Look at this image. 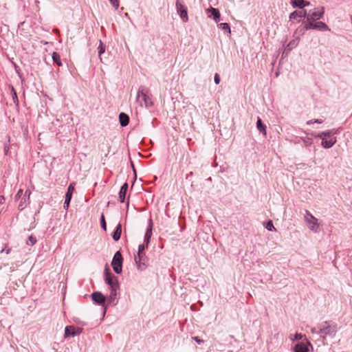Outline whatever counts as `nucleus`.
Instances as JSON below:
<instances>
[{"label":"nucleus","mask_w":352,"mask_h":352,"mask_svg":"<svg viewBox=\"0 0 352 352\" xmlns=\"http://www.w3.org/2000/svg\"><path fill=\"white\" fill-rule=\"evenodd\" d=\"M147 94V90L142 87L140 88L138 91L137 100L141 106L144 105L146 107H150L153 105V102Z\"/></svg>","instance_id":"f257e3e1"},{"label":"nucleus","mask_w":352,"mask_h":352,"mask_svg":"<svg viewBox=\"0 0 352 352\" xmlns=\"http://www.w3.org/2000/svg\"><path fill=\"white\" fill-rule=\"evenodd\" d=\"M324 133H325V138H327V137L330 138L333 135V134L331 133V130H328V131H324Z\"/></svg>","instance_id":"a19ab883"},{"label":"nucleus","mask_w":352,"mask_h":352,"mask_svg":"<svg viewBox=\"0 0 352 352\" xmlns=\"http://www.w3.org/2000/svg\"><path fill=\"white\" fill-rule=\"evenodd\" d=\"M91 298L92 300L98 305H104L105 303V297L99 292H94L91 294Z\"/></svg>","instance_id":"1a4fd4ad"},{"label":"nucleus","mask_w":352,"mask_h":352,"mask_svg":"<svg viewBox=\"0 0 352 352\" xmlns=\"http://www.w3.org/2000/svg\"><path fill=\"white\" fill-rule=\"evenodd\" d=\"M214 80L215 84L218 85L220 82V77L218 74H215Z\"/></svg>","instance_id":"58836bf2"},{"label":"nucleus","mask_w":352,"mask_h":352,"mask_svg":"<svg viewBox=\"0 0 352 352\" xmlns=\"http://www.w3.org/2000/svg\"><path fill=\"white\" fill-rule=\"evenodd\" d=\"M303 337V335H302L301 333H296L295 335H290L289 336V338L292 340V341H295V340H300L302 339Z\"/></svg>","instance_id":"cd10ccee"},{"label":"nucleus","mask_w":352,"mask_h":352,"mask_svg":"<svg viewBox=\"0 0 352 352\" xmlns=\"http://www.w3.org/2000/svg\"><path fill=\"white\" fill-rule=\"evenodd\" d=\"M314 122L317 124H321L323 122V120L321 119H315L314 120Z\"/></svg>","instance_id":"79ce46f5"},{"label":"nucleus","mask_w":352,"mask_h":352,"mask_svg":"<svg viewBox=\"0 0 352 352\" xmlns=\"http://www.w3.org/2000/svg\"><path fill=\"white\" fill-rule=\"evenodd\" d=\"M10 249H8V250H6V253L7 254H10Z\"/></svg>","instance_id":"49530a36"},{"label":"nucleus","mask_w":352,"mask_h":352,"mask_svg":"<svg viewBox=\"0 0 352 352\" xmlns=\"http://www.w3.org/2000/svg\"><path fill=\"white\" fill-rule=\"evenodd\" d=\"M25 195H28V198L30 197V190H26L25 192Z\"/></svg>","instance_id":"a18cd8bd"},{"label":"nucleus","mask_w":352,"mask_h":352,"mask_svg":"<svg viewBox=\"0 0 352 352\" xmlns=\"http://www.w3.org/2000/svg\"><path fill=\"white\" fill-rule=\"evenodd\" d=\"M112 6L118 9L119 7V1L118 0H109Z\"/></svg>","instance_id":"2f4dec72"},{"label":"nucleus","mask_w":352,"mask_h":352,"mask_svg":"<svg viewBox=\"0 0 352 352\" xmlns=\"http://www.w3.org/2000/svg\"><path fill=\"white\" fill-rule=\"evenodd\" d=\"M337 142V139L336 137H331L329 140L327 138H323V141L321 142V145L324 148H329L332 147Z\"/></svg>","instance_id":"9b49d317"},{"label":"nucleus","mask_w":352,"mask_h":352,"mask_svg":"<svg viewBox=\"0 0 352 352\" xmlns=\"http://www.w3.org/2000/svg\"><path fill=\"white\" fill-rule=\"evenodd\" d=\"M100 225H101L102 228L105 231L107 230V225H106V221L104 219V216L103 214L101 215V217H100Z\"/></svg>","instance_id":"c756f323"},{"label":"nucleus","mask_w":352,"mask_h":352,"mask_svg":"<svg viewBox=\"0 0 352 352\" xmlns=\"http://www.w3.org/2000/svg\"><path fill=\"white\" fill-rule=\"evenodd\" d=\"M122 260L121 253L119 251L116 252L111 262V266L115 273L120 274L122 272Z\"/></svg>","instance_id":"7ed1b4c3"},{"label":"nucleus","mask_w":352,"mask_h":352,"mask_svg":"<svg viewBox=\"0 0 352 352\" xmlns=\"http://www.w3.org/2000/svg\"><path fill=\"white\" fill-rule=\"evenodd\" d=\"M152 227H153V223H152L151 219H150L148 226V228H147V230L146 232L145 236H144L145 241H146L147 244L148 243L149 239H151V235H152Z\"/></svg>","instance_id":"aec40b11"},{"label":"nucleus","mask_w":352,"mask_h":352,"mask_svg":"<svg viewBox=\"0 0 352 352\" xmlns=\"http://www.w3.org/2000/svg\"><path fill=\"white\" fill-rule=\"evenodd\" d=\"M256 127L260 132H263L265 134L266 133L265 126H264L262 124V121H261V118H258L257 122H256Z\"/></svg>","instance_id":"393cba45"},{"label":"nucleus","mask_w":352,"mask_h":352,"mask_svg":"<svg viewBox=\"0 0 352 352\" xmlns=\"http://www.w3.org/2000/svg\"><path fill=\"white\" fill-rule=\"evenodd\" d=\"M314 120H309V121H307V125H310V124H314Z\"/></svg>","instance_id":"c03bdc74"},{"label":"nucleus","mask_w":352,"mask_h":352,"mask_svg":"<svg viewBox=\"0 0 352 352\" xmlns=\"http://www.w3.org/2000/svg\"><path fill=\"white\" fill-rule=\"evenodd\" d=\"M192 339L196 342H197L199 344H202L204 342V341L201 339H200L199 337L197 336H195V337H193Z\"/></svg>","instance_id":"4c0bfd02"},{"label":"nucleus","mask_w":352,"mask_h":352,"mask_svg":"<svg viewBox=\"0 0 352 352\" xmlns=\"http://www.w3.org/2000/svg\"><path fill=\"white\" fill-rule=\"evenodd\" d=\"M105 282L109 285L110 289L119 288L118 278L109 272L108 270L105 271Z\"/></svg>","instance_id":"0eeeda50"},{"label":"nucleus","mask_w":352,"mask_h":352,"mask_svg":"<svg viewBox=\"0 0 352 352\" xmlns=\"http://www.w3.org/2000/svg\"><path fill=\"white\" fill-rule=\"evenodd\" d=\"M23 195V190L22 189H20L18 190L16 196H15V198L17 199H19L21 198V197Z\"/></svg>","instance_id":"ea45409f"},{"label":"nucleus","mask_w":352,"mask_h":352,"mask_svg":"<svg viewBox=\"0 0 352 352\" xmlns=\"http://www.w3.org/2000/svg\"><path fill=\"white\" fill-rule=\"evenodd\" d=\"M144 249H145V246H144V244L139 245V246H138V253L142 254V252H144Z\"/></svg>","instance_id":"f704fd0d"},{"label":"nucleus","mask_w":352,"mask_h":352,"mask_svg":"<svg viewBox=\"0 0 352 352\" xmlns=\"http://www.w3.org/2000/svg\"><path fill=\"white\" fill-rule=\"evenodd\" d=\"M307 21L305 24V30H315V22L314 21L307 20Z\"/></svg>","instance_id":"a878e982"},{"label":"nucleus","mask_w":352,"mask_h":352,"mask_svg":"<svg viewBox=\"0 0 352 352\" xmlns=\"http://www.w3.org/2000/svg\"><path fill=\"white\" fill-rule=\"evenodd\" d=\"M341 131V128L331 129V133L333 135L338 134Z\"/></svg>","instance_id":"c9c22d12"},{"label":"nucleus","mask_w":352,"mask_h":352,"mask_svg":"<svg viewBox=\"0 0 352 352\" xmlns=\"http://www.w3.org/2000/svg\"><path fill=\"white\" fill-rule=\"evenodd\" d=\"M122 233V226L120 223H118L115 231L113 232L112 237L114 241H117L120 239Z\"/></svg>","instance_id":"f3484780"},{"label":"nucleus","mask_w":352,"mask_h":352,"mask_svg":"<svg viewBox=\"0 0 352 352\" xmlns=\"http://www.w3.org/2000/svg\"><path fill=\"white\" fill-rule=\"evenodd\" d=\"M98 49L99 56H100L101 54L105 52V47L103 45L101 41H99V46H98Z\"/></svg>","instance_id":"c85d7f7f"},{"label":"nucleus","mask_w":352,"mask_h":352,"mask_svg":"<svg viewBox=\"0 0 352 352\" xmlns=\"http://www.w3.org/2000/svg\"><path fill=\"white\" fill-rule=\"evenodd\" d=\"M119 120H120V125L122 126H126L129 124V116L126 114L124 113H121L119 115Z\"/></svg>","instance_id":"6ab92c4d"},{"label":"nucleus","mask_w":352,"mask_h":352,"mask_svg":"<svg viewBox=\"0 0 352 352\" xmlns=\"http://www.w3.org/2000/svg\"><path fill=\"white\" fill-rule=\"evenodd\" d=\"M74 183H71L68 186L67 191L65 195V199L63 205V208L65 210H67L69 206L70 201L72 197V194L74 190Z\"/></svg>","instance_id":"6e6552de"},{"label":"nucleus","mask_w":352,"mask_h":352,"mask_svg":"<svg viewBox=\"0 0 352 352\" xmlns=\"http://www.w3.org/2000/svg\"><path fill=\"white\" fill-rule=\"evenodd\" d=\"M135 261L138 269L143 270L145 268L146 265L144 262L142 254L138 253V254L135 256Z\"/></svg>","instance_id":"4468645a"},{"label":"nucleus","mask_w":352,"mask_h":352,"mask_svg":"<svg viewBox=\"0 0 352 352\" xmlns=\"http://www.w3.org/2000/svg\"><path fill=\"white\" fill-rule=\"evenodd\" d=\"M218 28L219 29H221L225 32H226L228 34H230L231 33L230 28L228 23H221L218 24Z\"/></svg>","instance_id":"4be33fe9"},{"label":"nucleus","mask_w":352,"mask_h":352,"mask_svg":"<svg viewBox=\"0 0 352 352\" xmlns=\"http://www.w3.org/2000/svg\"><path fill=\"white\" fill-rule=\"evenodd\" d=\"M309 346H311L309 342L307 343L299 342L295 345L294 351V352H309Z\"/></svg>","instance_id":"9d476101"},{"label":"nucleus","mask_w":352,"mask_h":352,"mask_svg":"<svg viewBox=\"0 0 352 352\" xmlns=\"http://www.w3.org/2000/svg\"><path fill=\"white\" fill-rule=\"evenodd\" d=\"M52 59L54 62L56 63L58 66L62 65L60 55L57 52H53Z\"/></svg>","instance_id":"b1692460"},{"label":"nucleus","mask_w":352,"mask_h":352,"mask_svg":"<svg viewBox=\"0 0 352 352\" xmlns=\"http://www.w3.org/2000/svg\"><path fill=\"white\" fill-rule=\"evenodd\" d=\"M266 229L269 231H272L273 230H276L275 228L274 227V225H273L272 221H269L267 223Z\"/></svg>","instance_id":"7c9ffc66"},{"label":"nucleus","mask_w":352,"mask_h":352,"mask_svg":"<svg viewBox=\"0 0 352 352\" xmlns=\"http://www.w3.org/2000/svg\"><path fill=\"white\" fill-rule=\"evenodd\" d=\"M307 12L305 10L298 11L296 10L289 14L290 19H296L297 18H305L307 17Z\"/></svg>","instance_id":"ddd939ff"},{"label":"nucleus","mask_w":352,"mask_h":352,"mask_svg":"<svg viewBox=\"0 0 352 352\" xmlns=\"http://www.w3.org/2000/svg\"><path fill=\"white\" fill-rule=\"evenodd\" d=\"M336 326H331L329 324V322H325L323 324H322L320 327L319 329V333L323 334L324 338L325 336L329 335L331 336H335L336 333Z\"/></svg>","instance_id":"39448f33"},{"label":"nucleus","mask_w":352,"mask_h":352,"mask_svg":"<svg viewBox=\"0 0 352 352\" xmlns=\"http://www.w3.org/2000/svg\"><path fill=\"white\" fill-rule=\"evenodd\" d=\"M291 44H292V42H290L289 44H288L287 47H289L291 45Z\"/></svg>","instance_id":"de8ad7c7"},{"label":"nucleus","mask_w":352,"mask_h":352,"mask_svg":"<svg viewBox=\"0 0 352 352\" xmlns=\"http://www.w3.org/2000/svg\"><path fill=\"white\" fill-rule=\"evenodd\" d=\"M324 13V9L323 7L315 8L313 10H310L307 15V20L316 21L321 19Z\"/></svg>","instance_id":"423d86ee"},{"label":"nucleus","mask_w":352,"mask_h":352,"mask_svg":"<svg viewBox=\"0 0 352 352\" xmlns=\"http://www.w3.org/2000/svg\"><path fill=\"white\" fill-rule=\"evenodd\" d=\"M207 12L210 13L209 16H212L216 22L219 21L221 14L218 9L210 7L207 10Z\"/></svg>","instance_id":"2eb2a0df"},{"label":"nucleus","mask_w":352,"mask_h":352,"mask_svg":"<svg viewBox=\"0 0 352 352\" xmlns=\"http://www.w3.org/2000/svg\"><path fill=\"white\" fill-rule=\"evenodd\" d=\"M127 189H128V184L124 183L122 186V187L120 190V192H119V198H120V202H122V203H123L125 200V197H126Z\"/></svg>","instance_id":"dca6fc26"},{"label":"nucleus","mask_w":352,"mask_h":352,"mask_svg":"<svg viewBox=\"0 0 352 352\" xmlns=\"http://www.w3.org/2000/svg\"><path fill=\"white\" fill-rule=\"evenodd\" d=\"M79 331L76 332L75 331V328L72 326H67L65 329V337H68L69 336H74L76 334H78Z\"/></svg>","instance_id":"a211bd4d"},{"label":"nucleus","mask_w":352,"mask_h":352,"mask_svg":"<svg viewBox=\"0 0 352 352\" xmlns=\"http://www.w3.org/2000/svg\"><path fill=\"white\" fill-rule=\"evenodd\" d=\"M118 289L119 288L111 289L110 295L108 299L109 303H111L116 299L117 296V291Z\"/></svg>","instance_id":"5701e85b"},{"label":"nucleus","mask_w":352,"mask_h":352,"mask_svg":"<svg viewBox=\"0 0 352 352\" xmlns=\"http://www.w3.org/2000/svg\"><path fill=\"white\" fill-rule=\"evenodd\" d=\"M28 240L31 245H34L36 243V239L33 236H30Z\"/></svg>","instance_id":"473e14b6"},{"label":"nucleus","mask_w":352,"mask_h":352,"mask_svg":"<svg viewBox=\"0 0 352 352\" xmlns=\"http://www.w3.org/2000/svg\"><path fill=\"white\" fill-rule=\"evenodd\" d=\"M11 92H12V100H13V102L18 104V98H17V95H16V91L14 90V87L12 86L11 87Z\"/></svg>","instance_id":"bb28decb"},{"label":"nucleus","mask_w":352,"mask_h":352,"mask_svg":"<svg viewBox=\"0 0 352 352\" xmlns=\"http://www.w3.org/2000/svg\"><path fill=\"white\" fill-rule=\"evenodd\" d=\"M316 138H320V139L322 140V141H323V138H325V133H324V131L321 132V133H320L317 134V135H316Z\"/></svg>","instance_id":"e433bc0d"},{"label":"nucleus","mask_w":352,"mask_h":352,"mask_svg":"<svg viewBox=\"0 0 352 352\" xmlns=\"http://www.w3.org/2000/svg\"><path fill=\"white\" fill-rule=\"evenodd\" d=\"M291 4L294 8H303L309 6L310 2L305 0H291Z\"/></svg>","instance_id":"f8f14e48"},{"label":"nucleus","mask_w":352,"mask_h":352,"mask_svg":"<svg viewBox=\"0 0 352 352\" xmlns=\"http://www.w3.org/2000/svg\"><path fill=\"white\" fill-rule=\"evenodd\" d=\"M305 220L308 224L309 228L314 232H318L319 230V225L318 223V219L313 216L309 211L306 210V215L305 216Z\"/></svg>","instance_id":"f03ea898"},{"label":"nucleus","mask_w":352,"mask_h":352,"mask_svg":"<svg viewBox=\"0 0 352 352\" xmlns=\"http://www.w3.org/2000/svg\"><path fill=\"white\" fill-rule=\"evenodd\" d=\"M25 202H26L25 199H21V201L19 205V208H20L21 210H23L26 206Z\"/></svg>","instance_id":"72a5a7b5"},{"label":"nucleus","mask_w":352,"mask_h":352,"mask_svg":"<svg viewBox=\"0 0 352 352\" xmlns=\"http://www.w3.org/2000/svg\"><path fill=\"white\" fill-rule=\"evenodd\" d=\"M315 30H318L320 31H327L329 30L328 26L326 25V23L318 21L315 23Z\"/></svg>","instance_id":"412c9836"},{"label":"nucleus","mask_w":352,"mask_h":352,"mask_svg":"<svg viewBox=\"0 0 352 352\" xmlns=\"http://www.w3.org/2000/svg\"><path fill=\"white\" fill-rule=\"evenodd\" d=\"M175 6L177 12L182 20L184 22H187L188 21L187 8L184 5L182 0H177Z\"/></svg>","instance_id":"20e7f679"},{"label":"nucleus","mask_w":352,"mask_h":352,"mask_svg":"<svg viewBox=\"0 0 352 352\" xmlns=\"http://www.w3.org/2000/svg\"><path fill=\"white\" fill-rule=\"evenodd\" d=\"M311 332L312 333H319V330H317L316 328L314 327L311 329Z\"/></svg>","instance_id":"37998d69"}]
</instances>
